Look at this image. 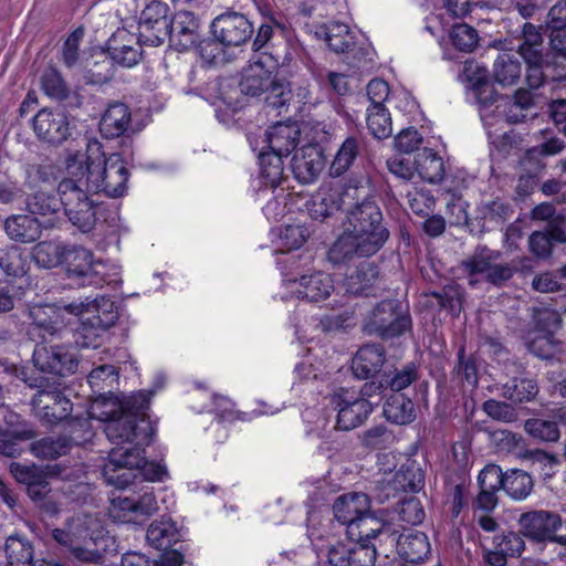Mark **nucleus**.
Wrapping results in <instances>:
<instances>
[{
	"instance_id": "33",
	"label": "nucleus",
	"mask_w": 566,
	"mask_h": 566,
	"mask_svg": "<svg viewBox=\"0 0 566 566\" xmlns=\"http://www.w3.org/2000/svg\"><path fill=\"white\" fill-rule=\"evenodd\" d=\"M315 34L324 39L328 48L336 53H347L355 45V36L345 23L334 21L318 25Z\"/></svg>"
},
{
	"instance_id": "16",
	"label": "nucleus",
	"mask_w": 566,
	"mask_h": 566,
	"mask_svg": "<svg viewBox=\"0 0 566 566\" xmlns=\"http://www.w3.org/2000/svg\"><path fill=\"white\" fill-rule=\"evenodd\" d=\"M32 360L39 370L59 376L72 374L77 368L74 355L64 346L59 345L36 344Z\"/></svg>"
},
{
	"instance_id": "28",
	"label": "nucleus",
	"mask_w": 566,
	"mask_h": 566,
	"mask_svg": "<svg viewBox=\"0 0 566 566\" xmlns=\"http://www.w3.org/2000/svg\"><path fill=\"white\" fill-rule=\"evenodd\" d=\"M292 171L302 184L313 182L324 168L321 151L313 146L303 147L292 158Z\"/></svg>"
},
{
	"instance_id": "43",
	"label": "nucleus",
	"mask_w": 566,
	"mask_h": 566,
	"mask_svg": "<svg viewBox=\"0 0 566 566\" xmlns=\"http://www.w3.org/2000/svg\"><path fill=\"white\" fill-rule=\"evenodd\" d=\"M538 394V386L534 379L514 377L501 386V396L513 402H527Z\"/></svg>"
},
{
	"instance_id": "27",
	"label": "nucleus",
	"mask_w": 566,
	"mask_h": 566,
	"mask_svg": "<svg viewBox=\"0 0 566 566\" xmlns=\"http://www.w3.org/2000/svg\"><path fill=\"white\" fill-rule=\"evenodd\" d=\"M130 126V109L122 102L111 103L99 120V132L107 139L124 136L128 133Z\"/></svg>"
},
{
	"instance_id": "30",
	"label": "nucleus",
	"mask_w": 566,
	"mask_h": 566,
	"mask_svg": "<svg viewBox=\"0 0 566 566\" xmlns=\"http://www.w3.org/2000/svg\"><path fill=\"white\" fill-rule=\"evenodd\" d=\"M385 363V348L381 344H366L361 346L352 361L355 377L368 379L376 375Z\"/></svg>"
},
{
	"instance_id": "46",
	"label": "nucleus",
	"mask_w": 566,
	"mask_h": 566,
	"mask_svg": "<svg viewBox=\"0 0 566 566\" xmlns=\"http://www.w3.org/2000/svg\"><path fill=\"white\" fill-rule=\"evenodd\" d=\"M66 244L54 241H41L32 248V260L43 269H52L62 263Z\"/></svg>"
},
{
	"instance_id": "50",
	"label": "nucleus",
	"mask_w": 566,
	"mask_h": 566,
	"mask_svg": "<svg viewBox=\"0 0 566 566\" xmlns=\"http://www.w3.org/2000/svg\"><path fill=\"white\" fill-rule=\"evenodd\" d=\"M41 90L54 101H64L69 97L70 90L62 74L55 67H48L40 78Z\"/></svg>"
},
{
	"instance_id": "14",
	"label": "nucleus",
	"mask_w": 566,
	"mask_h": 566,
	"mask_svg": "<svg viewBox=\"0 0 566 566\" xmlns=\"http://www.w3.org/2000/svg\"><path fill=\"white\" fill-rule=\"evenodd\" d=\"M169 7L158 0L148 3L138 21L139 39L145 45L158 46L169 35Z\"/></svg>"
},
{
	"instance_id": "53",
	"label": "nucleus",
	"mask_w": 566,
	"mask_h": 566,
	"mask_svg": "<svg viewBox=\"0 0 566 566\" xmlns=\"http://www.w3.org/2000/svg\"><path fill=\"white\" fill-rule=\"evenodd\" d=\"M458 379L471 389L478 387L479 371L476 359L473 356H467L464 347H460L458 352V364L454 368Z\"/></svg>"
},
{
	"instance_id": "47",
	"label": "nucleus",
	"mask_w": 566,
	"mask_h": 566,
	"mask_svg": "<svg viewBox=\"0 0 566 566\" xmlns=\"http://www.w3.org/2000/svg\"><path fill=\"white\" fill-rule=\"evenodd\" d=\"M366 124L375 138L384 139L392 134L390 113L385 106H369L367 108Z\"/></svg>"
},
{
	"instance_id": "37",
	"label": "nucleus",
	"mask_w": 566,
	"mask_h": 566,
	"mask_svg": "<svg viewBox=\"0 0 566 566\" xmlns=\"http://www.w3.org/2000/svg\"><path fill=\"white\" fill-rule=\"evenodd\" d=\"M384 416L392 423L408 424L416 418L413 402L403 394H392L384 405Z\"/></svg>"
},
{
	"instance_id": "64",
	"label": "nucleus",
	"mask_w": 566,
	"mask_h": 566,
	"mask_svg": "<svg viewBox=\"0 0 566 566\" xmlns=\"http://www.w3.org/2000/svg\"><path fill=\"white\" fill-rule=\"evenodd\" d=\"M308 231L305 227L298 224L286 226L280 235L282 248L286 250H296L307 240Z\"/></svg>"
},
{
	"instance_id": "59",
	"label": "nucleus",
	"mask_w": 566,
	"mask_h": 566,
	"mask_svg": "<svg viewBox=\"0 0 566 566\" xmlns=\"http://www.w3.org/2000/svg\"><path fill=\"white\" fill-rule=\"evenodd\" d=\"M67 440L71 446H82L92 441L94 430L88 419L75 418L67 422Z\"/></svg>"
},
{
	"instance_id": "35",
	"label": "nucleus",
	"mask_w": 566,
	"mask_h": 566,
	"mask_svg": "<svg viewBox=\"0 0 566 566\" xmlns=\"http://www.w3.org/2000/svg\"><path fill=\"white\" fill-rule=\"evenodd\" d=\"M146 538L153 547L166 551L179 541L180 535L176 524L170 518L163 517L149 525Z\"/></svg>"
},
{
	"instance_id": "2",
	"label": "nucleus",
	"mask_w": 566,
	"mask_h": 566,
	"mask_svg": "<svg viewBox=\"0 0 566 566\" xmlns=\"http://www.w3.org/2000/svg\"><path fill=\"white\" fill-rule=\"evenodd\" d=\"M359 199L347 206V224L332 244L327 260L334 265L352 261L355 256L369 258L387 242L389 231L382 223V212L369 197L368 186H358Z\"/></svg>"
},
{
	"instance_id": "19",
	"label": "nucleus",
	"mask_w": 566,
	"mask_h": 566,
	"mask_svg": "<svg viewBox=\"0 0 566 566\" xmlns=\"http://www.w3.org/2000/svg\"><path fill=\"white\" fill-rule=\"evenodd\" d=\"M106 53L111 60L124 67L136 65L142 56L140 46L145 45L135 34L125 28L117 29L106 42Z\"/></svg>"
},
{
	"instance_id": "40",
	"label": "nucleus",
	"mask_w": 566,
	"mask_h": 566,
	"mask_svg": "<svg viewBox=\"0 0 566 566\" xmlns=\"http://www.w3.org/2000/svg\"><path fill=\"white\" fill-rule=\"evenodd\" d=\"M87 382L92 390L101 397L102 402L105 395H112L113 389L118 385V373L113 365H101L94 368L87 376Z\"/></svg>"
},
{
	"instance_id": "41",
	"label": "nucleus",
	"mask_w": 566,
	"mask_h": 566,
	"mask_svg": "<svg viewBox=\"0 0 566 566\" xmlns=\"http://www.w3.org/2000/svg\"><path fill=\"white\" fill-rule=\"evenodd\" d=\"M415 165L419 176L423 180L436 184L443 179V160L432 149L424 148L422 153L418 154Z\"/></svg>"
},
{
	"instance_id": "9",
	"label": "nucleus",
	"mask_w": 566,
	"mask_h": 566,
	"mask_svg": "<svg viewBox=\"0 0 566 566\" xmlns=\"http://www.w3.org/2000/svg\"><path fill=\"white\" fill-rule=\"evenodd\" d=\"M410 327L408 310L397 300L379 302L364 319V331L381 338L398 337Z\"/></svg>"
},
{
	"instance_id": "10",
	"label": "nucleus",
	"mask_w": 566,
	"mask_h": 566,
	"mask_svg": "<svg viewBox=\"0 0 566 566\" xmlns=\"http://www.w3.org/2000/svg\"><path fill=\"white\" fill-rule=\"evenodd\" d=\"M29 386L38 388L31 406L33 415L41 422L54 426L70 417L73 403L57 386L44 378L35 379Z\"/></svg>"
},
{
	"instance_id": "3",
	"label": "nucleus",
	"mask_w": 566,
	"mask_h": 566,
	"mask_svg": "<svg viewBox=\"0 0 566 566\" xmlns=\"http://www.w3.org/2000/svg\"><path fill=\"white\" fill-rule=\"evenodd\" d=\"M67 170L74 176L78 170L80 177H84L85 187L93 192L119 198L127 190L129 174L120 156L112 154L106 158L96 139L87 143L85 155L76 154L67 159Z\"/></svg>"
},
{
	"instance_id": "42",
	"label": "nucleus",
	"mask_w": 566,
	"mask_h": 566,
	"mask_svg": "<svg viewBox=\"0 0 566 566\" xmlns=\"http://www.w3.org/2000/svg\"><path fill=\"white\" fill-rule=\"evenodd\" d=\"M518 53L525 62L536 63L543 60V36L539 29L532 23L523 25Z\"/></svg>"
},
{
	"instance_id": "34",
	"label": "nucleus",
	"mask_w": 566,
	"mask_h": 566,
	"mask_svg": "<svg viewBox=\"0 0 566 566\" xmlns=\"http://www.w3.org/2000/svg\"><path fill=\"white\" fill-rule=\"evenodd\" d=\"M379 271L377 265L368 260L361 261L355 271L348 274L345 279V287L349 294L361 295L367 294L377 281Z\"/></svg>"
},
{
	"instance_id": "55",
	"label": "nucleus",
	"mask_w": 566,
	"mask_h": 566,
	"mask_svg": "<svg viewBox=\"0 0 566 566\" xmlns=\"http://www.w3.org/2000/svg\"><path fill=\"white\" fill-rule=\"evenodd\" d=\"M450 40L458 50L472 52L478 46L479 35L473 27L467 23H458L451 29Z\"/></svg>"
},
{
	"instance_id": "63",
	"label": "nucleus",
	"mask_w": 566,
	"mask_h": 566,
	"mask_svg": "<svg viewBox=\"0 0 566 566\" xmlns=\"http://www.w3.org/2000/svg\"><path fill=\"white\" fill-rule=\"evenodd\" d=\"M505 473L495 464L484 467L478 475L479 489H486L497 492L504 486Z\"/></svg>"
},
{
	"instance_id": "20",
	"label": "nucleus",
	"mask_w": 566,
	"mask_h": 566,
	"mask_svg": "<svg viewBox=\"0 0 566 566\" xmlns=\"http://www.w3.org/2000/svg\"><path fill=\"white\" fill-rule=\"evenodd\" d=\"M168 30L170 45L177 51H187L198 43L200 20L192 11L178 10L170 18Z\"/></svg>"
},
{
	"instance_id": "11",
	"label": "nucleus",
	"mask_w": 566,
	"mask_h": 566,
	"mask_svg": "<svg viewBox=\"0 0 566 566\" xmlns=\"http://www.w3.org/2000/svg\"><path fill=\"white\" fill-rule=\"evenodd\" d=\"M331 403L337 411L336 428L353 430L363 424L373 411V403L355 390L339 388L331 395Z\"/></svg>"
},
{
	"instance_id": "31",
	"label": "nucleus",
	"mask_w": 566,
	"mask_h": 566,
	"mask_svg": "<svg viewBox=\"0 0 566 566\" xmlns=\"http://www.w3.org/2000/svg\"><path fill=\"white\" fill-rule=\"evenodd\" d=\"M300 139V128L296 123L277 122L265 133L266 147L277 154L289 156Z\"/></svg>"
},
{
	"instance_id": "56",
	"label": "nucleus",
	"mask_w": 566,
	"mask_h": 566,
	"mask_svg": "<svg viewBox=\"0 0 566 566\" xmlns=\"http://www.w3.org/2000/svg\"><path fill=\"white\" fill-rule=\"evenodd\" d=\"M525 458L531 462L533 471L538 472L545 479L554 475L558 464V459L554 454L539 449L528 451Z\"/></svg>"
},
{
	"instance_id": "26",
	"label": "nucleus",
	"mask_w": 566,
	"mask_h": 566,
	"mask_svg": "<svg viewBox=\"0 0 566 566\" xmlns=\"http://www.w3.org/2000/svg\"><path fill=\"white\" fill-rule=\"evenodd\" d=\"M391 542H396L398 555L412 564L422 562L430 553L427 535L417 530H406L397 538L392 535Z\"/></svg>"
},
{
	"instance_id": "60",
	"label": "nucleus",
	"mask_w": 566,
	"mask_h": 566,
	"mask_svg": "<svg viewBox=\"0 0 566 566\" xmlns=\"http://www.w3.org/2000/svg\"><path fill=\"white\" fill-rule=\"evenodd\" d=\"M408 206L418 216H426L434 206V199L428 190L412 188L406 193Z\"/></svg>"
},
{
	"instance_id": "7",
	"label": "nucleus",
	"mask_w": 566,
	"mask_h": 566,
	"mask_svg": "<svg viewBox=\"0 0 566 566\" xmlns=\"http://www.w3.org/2000/svg\"><path fill=\"white\" fill-rule=\"evenodd\" d=\"M101 303L103 305L113 306V303L102 297L101 300L95 296H86L85 300L73 301L64 306V308L74 315H82L84 313L92 314L82 322L81 326L74 333V342L80 348H97L101 344L102 335L111 327L117 319V315L112 311L106 318L99 314Z\"/></svg>"
},
{
	"instance_id": "45",
	"label": "nucleus",
	"mask_w": 566,
	"mask_h": 566,
	"mask_svg": "<svg viewBox=\"0 0 566 566\" xmlns=\"http://www.w3.org/2000/svg\"><path fill=\"white\" fill-rule=\"evenodd\" d=\"M25 205L32 217L48 218L54 222V217L60 210L61 200H57L52 193L39 190L27 197Z\"/></svg>"
},
{
	"instance_id": "58",
	"label": "nucleus",
	"mask_w": 566,
	"mask_h": 566,
	"mask_svg": "<svg viewBox=\"0 0 566 566\" xmlns=\"http://www.w3.org/2000/svg\"><path fill=\"white\" fill-rule=\"evenodd\" d=\"M132 471L134 472V476L130 479L125 489L138 478L150 482H157L163 481L168 476V471L165 464L158 462H148L145 455L140 465L134 469L132 468ZM122 489L124 490V488Z\"/></svg>"
},
{
	"instance_id": "24",
	"label": "nucleus",
	"mask_w": 566,
	"mask_h": 566,
	"mask_svg": "<svg viewBox=\"0 0 566 566\" xmlns=\"http://www.w3.org/2000/svg\"><path fill=\"white\" fill-rule=\"evenodd\" d=\"M155 390H139L132 394L130 396H124L122 398L117 396H111L104 399L102 402L95 401L92 409L98 410L99 408H116L117 411L126 415L136 417L137 421L140 422L145 419L146 411L149 408L150 399L154 396Z\"/></svg>"
},
{
	"instance_id": "25",
	"label": "nucleus",
	"mask_w": 566,
	"mask_h": 566,
	"mask_svg": "<svg viewBox=\"0 0 566 566\" xmlns=\"http://www.w3.org/2000/svg\"><path fill=\"white\" fill-rule=\"evenodd\" d=\"M370 509V497L360 492H352L339 495L333 504V514L335 520L350 526L361 514Z\"/></svg>"
},
{
	"instance_id": "5",
	"label": "nucleus",
	"mask_w": 566,
	"mask_h": 566,
	"mask_svg": "<svg viewBox=\"0 0 566 566\" xmlns=\"http://www.w3.org/2000/svg\"><path fill=\"white\" fill-rule=\"evenodd\" d=\"M279 61L273 55L261 52L250 60L243 69L239 83L244 95H265L264 102L268 107L281 113L292 97L290 83L276 77Z\"/></svg>"
},
{
	"instance_id": "38",
	"label": "nucleus",
	"mask_w": 566,
	"mask_h": 566,
	"mask_svg": "<svg viewBox=\"0 0 566 566\" xmlns=\"http://www.w3.org/2000/svg\"><path fill=\"white\" fill-rule=\"evenodd\" d=\"M361 142L355 136H348L339 146L329 167L332 177L344 175L355 163L360 153Z\"/></svg>"
},
{
	"instance_id": "61",
	"label": "nucleus",
	"mask_w": 566,
	"mask_h": 566,
	"mask_svg": "<svg viewBox=\"0 0 566 566\" xmlns=\"http://www.w3.org/2000/svg\"><path fill=\"white\" fill-rule=\"evenodd\" d=\"M493 543L495 548L501 549L510 557H518L525 548L523 537L515 532H507L501 535H496L494 536Z\"/></svg>"
},
{
	"instance_id": "36",
	"label": "nucleus",
	"mask_w": 566,
	"mask_h": 566,
	"mask_svg": "<svg viewBox=\"0 0 566 566\" xmlns=\"http://www.w3.org/2000/svg\"><path fill=\"white\" fill-rule=\"evenodd\" d=\"M388 486L395 491L419 492L424 486V473L416 461L408 462L395 473Z\"/></svg>"
},
{
	"instance_id": "6",
	"label": "nucleus",
	"mask_w": 566,
	"mask_h": 566,
	"mask_svg": "<svg viewBox=\"0 0 566 566\" xmlns=\"http://www.w3.org/2000/svg\"><path fill=\"white\" fill-rule=\"evenodd\" d=\"M84 177L64 178L57 186L65 216L82 233L91 232L97 222L98 205L90 198Z\"/></svg>"
},
{
	"instance_id": "12",
	"label": "nucleus",
	"mask_w": 566,
	"mask_h": 566,
	"mask_svg": "<svg viewBox=\"0 0 566 566\" xmlns=\"http://www.w3.org/2000/svg\"><path fill=\"white\" fill-rule=\"evenodd\" d=\"M359 188L356 185L345 187L332 186L322 188L308 206V213L312 219L324 221L335 212L347 209L352 201L359 199Z\"/></svg>"
},
{
	"instance_id": "49",
	"label": "nucleus",
	"mask_w": 566,
	"mask_h": 566,
	"mask_svg": "<svg viewBox=\"0 0 566 566\" xmlns=\"http://www.w3.org/2000/svg\"><path fill=\"white\" fill-rule=\"evenodd\" d=\"M533 489L531 475L523 471L513 469L505 472L503 490L514 500H523L530 495Z\"/></svg>"
},
{
	"instance_id": "15",
	"label": "nucleus",
	"mask_w": 566,
	"mask_h": 566,
	"mask_svg": "<svg viewBox=\"0 0 566 566\" xmlns=\"http://www.w3.org/2000/svg\"><path fill=\"white\" fill-rule=\"evenodd\" d=\"M376 556L375 544L355 541L337 542L326 552L328 566H374Z\"/></svg>"
},
{
	"instance_id": "8",
	"label": "nucleus",
	"mask_w": 566,
	"mask_h": 566,
	"mask_svg": "<svg viewBox=\"0 0 566 566\" xmlns=\"http://www.w3.org/2000/svg\"><path fill=\"white\" fill-rule=\"evenodd\" d=\"M501 252L486 245H479L474 252L462 261V269L469 276V284L474 285L484 281L495 286H502L511 280L516 268L511 263H501Z\"/></svg>"
},
{
	"instance_id": "32",
	"label": "nucleus",
	"mask_w": 566,
	"mask_h": 566,
	"mask_svg": "<svg viewBox=\"0 0 566 566\" xmlns=\"http://www.w3.org/2000/svg\"><path fill=\"white\" fill-rule=\"evenodd\" d=\"M29 317L31 324L28 334L31 337H39L45 342L60 331L59 314L53 306L35 305L30 308Z\"/></svg>"
},
{
	"instance_id": "4",
	"label": "nucleus",
	"mask_w": 566,
	"mask_h": 566,
	"mask_svg": "<svg viewBox=\"0 0 566 566\" xmlns=\"http://www.w3.org/2000/svg\"><path fill=\"white\" fill-rule=\"evenodd\" d=\"M53 539L65 547L78 562L98 565L103 560L107 532L94 515L82 514L69 518L62 527L52 530Z\"/></svg>"
},
{
	"instance_id": "1",
	"label": "nucleus",
	"mask_w": 566,
	"mask_h": 566,
	"mask_svg": "<svg viewBox=\"0 0 566 566\" xmlns=\"http://www.w3.org/2000/svg\"><path fill=\"white\" fill-rule=\"evenodd\" d=\"M91 417L105 422L104 432L116 446L103 468L104 480L116 489L125 488L134 476L132 468L144 461V447L151 441V424L146 419L139 422L136 417L126 416L114 407L92 409Z\"/></svg>"
},
{
	"instance_id": "23",
	"label": "nucleus",
	"mask_w": 566,
	"mask_h": 566,
	"mask_svg": "<svg viewBox=\"0 0 566 566\" xmlns=\"http://www.w3.org/2000/svg\"><path fill=\"white\" fill-rule=\"evenodd\" d=\"M55 226L51 219L40 221L38 217L29 214H14L4 222V229L11 240L21 243H31L36 241L42 233V229Z\"/></svg>"
},
{
	"instance_id": "13",
	"label": "nucleus",
	"mask_w": 566,
	"mask_h": 566,
	"mask_svg": "<svg viewBox=\"0 0 566 566\" xmlns=\"http://www.w3.org/2000/svg\"><path fill=\"white\" fill-rule=\"evenodd\" d=\"M213 38L224 46H240L253 34L252 22L240 12L227 11L216 17L210 25Z\"/></svg>"
},
{
	"instance_id": "54",
	"label": "nucleus",
	"mask_w": 566,
	"mask_h": 566,
	"mask_svg": "<svg viewBox=\"0 0 566 566\" xmlns=\"http://www.w3.org/2000/svg\"><path fill=\"white\" fill-rule=\"evenodd\" d=\"M525 431L535 439L553 442L559 438V429L555 421L533 418L524 422Z\"/></svg>"
},
{
	"instance_id": "62",
	"label": "nucleus",
	"mask_w": 566,
	"mask_h": 566,
	"mask_svg": "<svg viewBox=\"0 0 566 566\" xmlns=\"http://www.w3.org/2000/svg\"><path fill=\"white\" fill-rule=\"evenodd\" d=\"M418 378V370L415 364H408L401 369L395 370L392 376H387V387L395 394L409 387Z\"/></svg>"
},
{
	"instance_id": "44",
	"label": "nucleus",
	"mask_w": 566,
	"mask_h": 566,
	"mask_svg": "<svg viewBox=\"0 0 566 566\" xmlns=\"http://www.w3.org/2000/svg\"><path fill=\"white\" fill-rule=\"evenodd\" d=\"M522 75V65L518 60L507 53L499 54L493 65L494 81L502 86L517 84Z\"/></svg>"
},
{
	"instance_id": "51",
	"label": "nucleus",
	"mask_w": 566,
	"mask_h": 566,
	"mask_svg": "<svg viewBox=\"0 0 566 566\" xmlns=\"http://www.w3.org/2000/svg\"><path fill=\"white\" fill-rule=\"evenodd\" d=\"M553 241L566 242V232L560 229H552L547 232L535 231L530 235L528 244L537 258H546L552 252Z\"/></svg>"
},
{
	"instance_id": "17",
	"label": "nucleus",
	"mask_w": 566,
	"mask_h": 566,
	"mask_svg": "<svg viewBox=\"0 0 566 566\" xmlns=\"http://www.w3.org/2000/svg\"><path fill=\"white\" fill-rule=\"evenodd\" d=\"M524 536L536 542H554L558 544L556 535L562 527V518L549 511H532L521 515L518 520Z\"/></svg>"
},
{
	"instance_id": "52",
	"label": "nucleus",
	"mask_w": 566,
	"mask_h": 566,
	"mask_svg": "<svg viewBox=\"0 0 566 566\" xmlns=\"http://www.w3.org/2000/svg\"><path fill=\"white\" fill-rule=\"evenodd\" d=\"M0 269L13 277L23 276L27 271V260L18 247L0 250Z\"/></svg>"
},
{
	"instance_id": "22",
	"label": "nucleus",
	"mask_w": 566,
	"mask_h": 566,
	"mask_svg": "<svg viewBox=\"0 0 566 566\" xmlns=\"http://www.w3.org/2000/svg\"><path fill=\"white\" fill-rule=\"evenodd\" d=\"M65 265L67 277L78 284H92L95 275L94 255L91 250L77 245H66L62 263Z\"/></svg>"
},
{
	"instance_id": "39",
	"label": "nucleus",
	"mask_w": 566,
	"mask_h": 566,
	"mask_svg": "<svg viewBox=\"0 0 566 566\" xmlns=\"http://www.w3.org/2000/svg\"><path fill=\"white\" fill-rule=\"evenodd\" d=\"M283 157L285 155L262 150L259 155L260 174L264 186L277 187L284 178Z\"/></svg>"
},
{
	"instance_id": "21",
	"label": "nucleus",
	"mask_w": 566,
	"mask_h": 566,
	"mask_svg": "<svg viewBox=\"0 0 566 566\" xmlns=\"http://www.w3.org/2000/svg\"><path fill=\"white\" fill-rule=\"evenodd\" d=\"M292 292L302 301L318 303L327 300L334 292L335 285L331 274L316 271L304 274L292 282Z\"/></svg>"
},
{
	"instance_id": "57",
	"label": "nucleus",
	"mask_w": 566,
	"mask_h": 566,
	"mask_svg": "<svg viewBox=\"0 0 566 566\" xmlns=\"http://www.w3.org/2000/svg\"><path fill=\"white\" fill-rule=\"evenodd\" d=\"M109 515L118 522H128L137 514L135 494L118 495L111 500Z\"/></svg>"
},
{
	"instance_id": "18",
	"label": "nucleus",
	"mask_w": 566,
	"mask_h": 566,
	"mask_svg": "<svg viewBox=\"0 0 566 566\" xmlns=\"http://www.w3.org/2000/svg\"><path fill=\"white\" fill-rule=\"evenodd\" d=\"M32 126L38 138L49 144H61L71 135L69 116L60 109L39 111L33 117Z\"/></svg>"
},
{
	"instance_id": "29",
	"label": "nucleus",
	"mask_w": 566,
	"mask_h": 566,
	"mask_svg": "<svg viewBox=\"0 0 566 566\" xmlns=\"http://www.w3.org/2000/svg\"><path fill=\"white\" fill-rule=\"evenodd\" d=\"M346 535L349 541L369 544V541L377 536H387L390 538L394 532H391L388 524L376 517L369 509L367 513L361 514L346 528Z\"/></svg>"
},
{
	"instance_id": "48",
	"label": "nucleus",
	"mask_w": 566,
	"mask_h": 566,
	"mask_svg": "<svg viewBox=\"0 0 566 566\" xmlns=\"http://www.w3.org/2000/svg\"><path fill=\"white\" fill-rule=\"evenodd\" d=\"M71 447L66 436L45 437L32 443V452L41 459H56L66 454Z\"/></svg>"
}]
</instances>
